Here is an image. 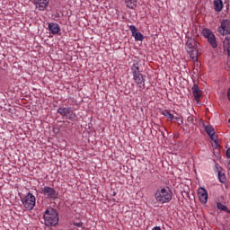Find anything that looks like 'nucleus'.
Instances as JSON below:
<instances>
[{"label": "nucleus", "instance_id": "nucleus-11", "mask_svg": "<svg viewBox=\"0 0 230 230\" xmlns=\"http://www.w3.org/2000/svg\"><path fill=\"white\" fill-rule=\"evenodd\" d=\"M192 94L197 102V103H199V100H200V98L202 97V92L200 91V88L199 87L198 84H194L192 86Z\"/></svg>", "mask_w": 230, "mask_h": 230}, {"label": "nucleus", "instance_id": "nucleus-1", "mask_svg": "<svg viewBox=\"0 0 230 230\" xmlns=\"http://www.w3.org/2000/svg\"><path fill=\"white\" fill-rule=\"evenodd\" d=\"M45 226L47 227H55L58 224V212L53 208H47L43 215Z\"/></svg>", "mask_w": 230, "mask_h": 230}, {"label": "nucleus", "instance_id": "nucleus-18", "mask_svg": "<svg viewBox=\"0 0 230 230\" xmlns=\"http://www.w3.org/2000/svg\"><path fill=\"white\" fill-rule=\"evenodd\" d=\"M205 131L208 136H213V134H215V128H213L211 125L206 126Z\"/></svg>", "mask_w": 230, "mask_h": 230}, {"label": "nucleus", "instance_id": "nucleus-2", "mask_svg": "<svg viewBox=\"0 0 230 230\" xmlns=\"http://www.w3.org/2000/svg\"><path fill=\"white\" fill-rule=\"evenodd\" d=\"M156 202L166 204L172 200V193L169 188L158 189L155 194Z\"/></svg>", "mask_w": 230, "mask_h": 230}, {"label": "nucleus", "instance_id": "nucleus-4", "mask_svg": "<svg viewBox=\"0 0 230 230\" xmlns=\"http://www.w3.org/2000/svg\"><path fill=\"white\" fill-rule=\"evenodd\" d=\"M131 71L133 73V79L135 80L136 84L137 85H140V89H145V75L141 74V71L139 70V66L133 65L131 67Z\"/></svg>", "mask_w": 230, "mask_h": 230}, {"label": "nucleus", "instance_id": "nucleus-17", "mask_svg": "<svg viewBox=\"0 0 230 230\" xmlns=\"http://www.w3.org/2000/svg\"><path fill=\"white\" fill-rule=\"evenodd\" d=\"M224 48H226L227 53L230 56V36H226L224 40Z\"/></svg>", "mask_w": 230, "mask_h": 230}, {"label": "nucleus", "instance_id": "nucleus-13", "mask_svg": "<svg viewBox=\"0 0 230 230\" xmlns=\"http://www.w3.org/2000/svg\"><path fill=\"white\" fill-rule=\"evenodd\" d=\"M49 31L52 33V35H57L60 31V26L58 23H49Z\"/></svg>", "mask_w": 230, "mask_h": 230}, {"label": "nucleus", "instance_id": "nucleus-20", "mask_svg": "<svg viewBox=\"0 0 230 230\" xmlns=\"http://www.w3.org/2000/svg\"><path fill=\"white\" fill-rule=\"evenodd\" d=\"M67 119H70V121H75L76 119V114L73 112V108L70 110V112L66 116Z\"/></svg>", "mask_w": 230, "mask_h": 230}, {"label": "nucleus", "instance_id": "nucleus-22", "mask_svg": "<svg viewBox=\"0 0 230 230\" xmlns=\"http://www.w3.org/2000/svg\"><path fill=\"white\" fill-rule=\"evenodd\" d=\"M187 121L190 125H195V117H193V115H189Z\"/></svg>", "mask_w": 230, "mask_h": 230}, {"label": "nucleus", "instance_id": "nucleus-27", "mask_svg": "<svg viewBox=\"0 0 230 230\" xmlns=\"http://www.w3.org/2000/svg\"><path fill=\"white\" fill-rule=\"evenodd\" d=\"M173 119L174 121H181V123H182V119H181V117H176V118L173 117Z\"/></svg>", "mask_w": 230, "mask_h": 230}, {"label": "nucleus", "instance_id": "nucleus-14", "mask_svg": "<svg viewBox=\"0 0 230 230\" xmlns=\"http://www.w3.org/2000/svg\"><path fill=\"white\" fill-rule=\"evenodd\" d=\"M71 107L68 108H58V114H60V116H68V114L71 112Z\"/></svg>", "mask_w": 230, "mask_h": 230}, {"label": "nucleus", "instance_id": "nucleus-12", "mask_svg": "<svg viewBox=\"0 0 230 230\" xmlns=\"http://www.w3.org/2000/svg\"><path fill=\"white\" fill-rule=\"evenodd\" d=\"M213 6L215 12H222L224 8V2L222 0H214Z\"/></svg>", "mask_w": 230, "mask_h": 230}, {"label": "nucleus", "instance_id": "nucleus-26", "mask_svg": "<svg viewBox=\"0 0 230 230\" xmlns=\"http://www.w3.org/2000/svg\"><path fill=\"white\" fill-rule=\"evenodd\" d=\"M208 136H209L210 139L212 141H214V143H217V135H215V133L212 135H208Z\"/></svg>", "mask_w": 230, "mask_h": 230}, {"label": "nucleus", "instance_id": "nucleus-8", "mask_svg": "<svg viewBox=\"0 0 230 230\" xmlns=\"http://www.w3.org/2000/svg\"><path fill=\"white\" fill-rule=\"evenodd\" d=\"M41 194L45 195L47 199H57L58 197V193L57 192V190L49 186L43 188V190H41Z\"/></svg>", "mask_w": 230, "mask_h": 230}, {"label": "nucleus", "instance_id": "nucleus-7", "mask_svg": "<svg viewBox=\"0 0 230 230\" xmlns=\"http://www.w3.org/2000/svg\"><path fill=\"white\" fill-rule=\"evenodd\" d=\"M202 35L205 37V39H208L209 44H211L212 48H217V38L215 37V34H213V31L209 29H203L202 30Z\"/></svg>", "mask_w": 230, "mask_h": 230}, {"label": "nucleus", "instance_id": "nucleus-15", "mask_svg": "<svg viewBox=\"0 0 230 230\" xmlns=\"http://www.w3.org/2000/svg\"><path fill=\"white\" fill-rule=\"evenodd\" d=\"M125 3L127 7L131 8V10L137 6V0H125Z\"/></svg>", "mask_w": 230, "mask_h": 230}, {"label": "nucleus", "instance_id": "nucleus-31", "mask_svg": "<svg viewBox=\"0 0 230 230\" xmlns=\"http://www.w3.org/2000/svg\"><path fill=\"white\" fill-rule=\"evenodd\" d=\"M113 197H116V192L115 191H113Z\"/></svg>", "mask_w": 230, "mask_h": 230}, {"label": "nucleus", "instance_id": "nucleus-16", "mask_svg": "<svg viewBox=\"0 0 230 230\" xmlns=\"http://www.w3.org/2000/svg\"><path fill=\"white\" fill-rule=\"evenodd\" d=\"M217 208L220 211H225V213H228L230 215V210L227 208L226 205L222 204L221 202L217 203Z\"/></svg>", "mask_w": 230, "mask_h": 230}, {"label": "nucleus", "instance_id": "nucleus-25", "mask_svg": "<svg viewBox=\"0 0 230 230\" xmlns=\"http://www.w3.org/2000/svg\"><path fill=\"white\" fill-rule=\"evenodd\" d=\"M73 225L75 226V227H83L84 223L81 221L80 222L74 221Z\"/></svg>", "mask_w": 230, "mask_h": 230}, {"label": "nucleus", "instance_id": "nucleus-19", "mask_svg": "<svg viewBox=\"0 0 230 230\" xmlns=\"http://www.w3.org/2000/svg\"><path fill=\"white\" fill-rule=\"evenodd\" d=\"M133 37H134L135 40H137V41H143L145 39L143 34L138 31L137 33H135Z\"/></svg>", "mask_w": 230, "mask_h": 230}, {"label": "nucleus", "instance_id": "nucleus-29", "mask_svg": "<svg viewBox=\"0 0 230 230\" xmlns=\"http://www.w3.org/2000/svg\"><path fill=\"white\" fill-rule=\"evenodd\" d=\"M152 230H162V229H161V226H155V227H153Z\"/></svg>", "mask_w": 230, "mask_h": 230}, {"label": "nucleus", "instance_id": "nucleus-9", "mask_svg": "<svg viewBox=\"0 0 230 230\" xmlns=\"http://www.w3.org/2000/svg\"><path fill=\"white\" fill-rule=\"evenodd\" d=\"M34 4L40 12H44L45 8H48L49 0H34Z\"/></svg>", "mask_w": 230, "mask_h": 230}, {"label": "nucleus", "instance_id": "nucleus-6", "mask_svg": "<svg viewBox=\"0 0 230 230\" xmlns=\"http://www.w3.org/2000/svg\"><path fill=\"white\" fill-rule=\"evenodd\" d=\"M219 35H230V20L225 19L221 22L220 26L217 28Z\"/></svg>", "mask_w": 230, "mask_h": 230}, {"label": "nucleus", "instance_id": "nucleus-5", "mask_svg": "<svg viewBox=\"0 0 230 230\" xmlns=\"http://www.w3.org/2000/svg\"><path fill=\"white\" fill-rule=\"evenodd\" d=\"M37 199L29 192L22 199V202L26 209L31 210L35 208V202Z\"/></svg>", "mask_w": 230, "mask_h": 230}, {"label": "nucleus", "instance_id": "nucleus-21", "mask_svg": "<svg viewBox=\"0 0 230 230\" xmlns=\"http://www.w3.org/2000/svg\"><path fill=\"white\" fill-rule=\"evenodd\" d=\"M218 179H219V181L222 184H225V182H226V174H224V173H222V172L218 171Z\"/></svg>", "mask_w": 230, "mask_h": 230}, {"label": "nucleus", "instance_id": "nucleus-32", "mask_svg": "<svg viewBox=\"0 0 230 230\" xmlns=\"http://www.w3.org/2000/svg\"><path fill=\"white\" fill-rule=\"evenodd\" d=\"M228 122L230 123V119H228Z\"/></svg>", "mask_w": 230, "mask_h": 230}, {"label": "nucleus", "instance_id": "nucleus-10", "mask_svg": "<svg viewBox=\"0 0 230 230\" xmlns=\"http://www.w3.org/2000/svg\"><path fill=\"white\" fill-rule=\"evenodd\" d=\"M198 196L202 204L208 202V191L204 188H199L198 190Z\"/></svg>", "mask_w": 230, "mask_h": 230}, {"label": "nucleus", "instance_id": "nucleus-30", "mask_svg": "<svg viewBox=\"0 0 230 230\" xmlns=\"http://www.w3.org/2000/svg\"><path fill=\"white\" fill-rule=\"evenodd\" d=\"M227 98H228V100L230 102V88L228 89V92H227Z\"/></svg>", "mask_w": 230, "mask_h": 230}, {"label": "nucleus", "instance_id": "nucleus-3", "mask_svg": "<svg viewBox=\"0 0 230 230\" xmlns=\"http://www.w3.org/2000/svg\"><path fill=\"white\" fill-rule=\"evenodd\" d=\"M197 48V40L193 38H188L186 42V51L189 53L193 62H197L199 60V52Z\"/></svg>", "mask_w": 230, "mask_h": 230}, {"label": "nucleus", "instance_id": "nucleus-28", "mask_svg": "<svg viewBox=\"0 0 230 230\" xmlns=\"http://www.w3.org/2000/svg\"><path fill=\"white\" fill-rule=\"evenodd\" d=\"M226 157L230 159V148L226 150Z\"/></svg>", "mask_w": 230, "mask_h": 230}, {"label": "nucleus", "instance_id": "nucleus-24", "mask_svg": "<svg viewBox=\"0 0 230 230\" xmlns=\"http://www.w3.org/2000/svg\"><path fill=\"white\" fill-rule=\"evenodd\" d=\"M129 31L132 33V37L135 35V33L137 32V28L136 27V25H130L129 26Z\"/></svg>", "mask_w": 230, "mask_h": 230}, {"label": "nucleus", "instance_id": "nucleus-23", "mask_svg": "<svg viewBox=\"0 0 230 230\" xmlns=\"http://www.w3.org/2000/svg\"><path fill=\"white\" fill-rule=\"evenodd\" d=\"M163 114L165 116V118H168V119H173V114L170 113L169 111H164Z\"/></svg>", "mask_w": 230, "mask_h": 230}]
</instances>
